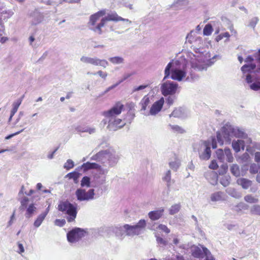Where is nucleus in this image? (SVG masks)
I'll return each instance as SVG.
<instances>
[{"label": "nucleus", "instance_id": "obj_4", "mask_svg": "<svg viewBox=\"0 0 260 260\" xmlns=\"http://www.w3.org/2000/svg\"><path fill=\"white\" fill-rule=\"evenodd\" d=\"M178 61H174L172 60L166 66L165 69V77L163 81L168 78L171 75L173 80L181 81L186 76V72L184 70H181L174 68V64H177Z\"/></svg>", "mask_w": 260, "mask_h": 260}, {"label": "nucleus", "instance_id": "obj_27", "mask_svg": "<svg viewBox=\"0 0 260 260\" xmlns=\"http://www.w3.org/2000/svg\"><path fill=\"white\" fill-rule=\"evenodd\" d=\"M162 180L166 182V185L168 188L174 183V181L171 179V173L170 170H168L166 172L165 176L162 178Z\"/></svg>", "mask_w": 260, "mask_h": 260}, {"label": "nucleus", "instance_id": "obj_35", "mask_svg": "<svg viewBox=\"0 0 260 260\" xmlns=\"http://www.w3.org/2000/svg\"><path fill=\"white\" fill-rule=\"evenodd\" d=\"M181 162L179 159L175 158L174 161L169 162L170 167L175 171H177L180 166Z\"/></svg>", "mask_w": 260, "mask_h": 260}, {"label": "nucleus", "instance_id": "obj_1", "mask_svg": "<svg viewBox=\"0 0 260 260\" xmlns=\"http://www.w3.org/2000/svg\"><path fill=\"white\" fill-rule=\"evenodd\" d=\"M234 137L246 139L247 144L252 143V140L247 138V135L243 131L230 124L224 125L221 129V133L217 132L216 134L217 139L220 145L223 144L224 140L230 144Z\"/></svg>", "mask_w": 260, "mask_h": 260}, {"label": "nucleus", "instance_id": "obj_58", "mask_svg": "<svg viewBox=\"0 0 260 260\" xmlns=\"http://www.w3.org/2000/svg\"><path fill=\"white\" fill-rule=\"evenodd\" d=\"M158 228L159 230L163 231L166 233L168 234L170 232V230L167 228V226L164 224H159L158 226Z\"/></svg>", "mask_w": 260, "mask_h": 260}, {"label": "nucleus", "instance_id": "obj_7", "mask_svg": "<svg viewBox=\"0 0 260 260\" xmlns=\"http://www.w3.org/2000/svg\"><path fill=\"white\" fill-rule=\"evenodd\" d=\"M86 234L87 232L84 229L75 228L67 233V240L70 243H75L81 240Z\"/></svg>", "mask_w": 260, "mask_h": 260}, {"label": "nucleus", "instance_id": "obj_46", "mask_svg": "<svg viewBox=\"0 0 260 260\" xmlns=\"http://www.w3.org/2000/svg\"><path fill=\"white\" fill-rule=\"evenodd\" d=\"M250 212L252 214L260 215V205H254L250 208Z\"/></svg>", "mask_w": 260, "mask_h": 260}, {"label": "nucleus", "instance_id": "obj_13", "mask_svg": "<svg viewBox=\"0 0 260 260\" xmlns=\"http://www.w3.org/2000/svg\"><path fill=\"white\" fill-rule=\"evenodd\" d=\"M123 109L124 105L120 102H118L109 110L104 111L103 115L109 119L119 115Z\"/></svg>", "mask_w": 260, "mask_h": 260}, {"label": "nucleus", "instance_id": "obj_59", "mask_svg": "<svg viewBox=\"0 0 260 260\" xmlns=\"http://www.w3.org/2000/svg\"><path fill=\"white\" fill-rule=\"evenodd\" d=\"M135 73H126V74H125L124 75H123V79H121V80H120L118 82H117L118 83V84H120L121 82H122L123 81L126 80L127 78H129L131 76H132V75H133Z\"/></svg>", "mask_w": 260, "mask_h": 260}, {"label": "nucleus", "instance_id": "obj_30", "mask_svg": "<svg viewBox=\"0 0 260 260\" xmlns=\"http://www.w3.org/2000/svg\"><path fill=\"white\" fill-rule=\"evenodd\" d=\"M170 116L178 118L183 117L184 116V110L181 108L176 109L172 112Z\"/></svg>", "mask_w": 260, "mask_h": 260}, {"label": "nucleus", "instance_id": "obj_24", "mask_svg": "<svg viewBox=\"0 0 260 260\" xmlns=\"http://www.w3.org/2000/svg\"><path fill=\"white\" fill-rule=\"evenodd\" d=\"M237 182L244 189L249 188L252 184V182L251 180L244 178L238 179L237 181Z\"/></svg>", "mask_w": 260, "mask_h": 260}, {"label": "nucleus", "instance_id": "obj_44", "mask_svg": "<svg viewBox=\"0 0 260 260\" xmlns=\"http://www.w3.org/2000/svg\"><path fill=\"white\" fill-rule=\"evenodd\" d=\"M213 28L211 24H207L205 25L203 29V34L205 36H209L211 34Z\"/></svg>", "mask_w": 260, "mask_h": 260}, {"label": "nucleus", "instance_id": "obj_43", "mask_svg": "<svg viewBox=\"0 0 260 260\" xmlns=\"http://www.w3.org/2000/svg\"><path fill=\"white\" fill-rule=\"evenodd\" d=\"M231 177L230 176H223L220 179V183L224 187L228 186L230 183Z\"/></svg>", "mask_w": 260, "mask_h": 260}, {"label": "nucleus", "instance_id": "obj_31", "mask_svg": "<svg viewBox=\"0 0 260 260\" xmlns=\"http://www.w3.org/2000/svg\"><path fill=\"white\" fill-rule=\"evenodd\" d=\"M37 208L33 204H30L26 209L25 213V217L27 218H30L32 216L35 212L36 211Z\"/></svg>", "mask_w": 260, "mask_h": 260}, {"label": "nucleus", "instance_id": "obj_28", "mask_svg": "<svg viewBox=\"0 0 260 260\" xmlns=\"http://www.w3.org/2000/svg\"><path fill=\"white\" fill-rule=\"evenodd\" d=\"M256 64L255 63L246 64L241 67V71L243 74L246 73H251L252 71L256 68Z\"/></svg>", "mask_w": 260, "mask_h": 260}, {"label": "nucleus", "instance_id": "obj_40", "mask_svg": "<svg viewBox=\"0 0 260 260\" xmlns=\"http://www.w3.org/2000/svg\"><path fill=\"white\" fill-rule=\"evenodd\" d=\"M109 60L111 62L114 64H121L124 62V59L120 56L110 57Z\"/></svg>", "mask_w": 260, "mask_h": 260}, {"label": "nucleus", "instance_id": "obj_54", "mask_svg": "<svg viewBox=\"0 0 260 260\" xmlns=\"http://www.w3.org/2000/svg\"><path fill=\"white\" fill-rule=\"evenodd\" d=\"M148 86V85H141L139 86L134 87L133 89L132 93L135 92L139 91V90L144 89Z\"/></svg>", "mask_w": 260, "mask_h": 260}, {"label": "nucleus", "instance_id": "obj_10", "mask_svg": "<svg viewBox=\"0 0 260 260\" xmlns=\"http://www.w3.org/2000/svg\"><path fill=\"white\" fill-rule=\"evenodd\" d=\"M178 88V84L171 81H167L161 84L160 89L164 96L175 94Z\"/></svg>", "mask_w": 260, "mask_h": 260}, {"label": "nucleus", "instance_id": "obj_29", "mask_svg": "<svg viewBox=\"0 0 260 260\" xmlns=\"http://www.w3.org/2000/svg\"><path fill=\"white\" fill-rule=\"evenodd\" d=\"M226 192L231 197L236 198L239 199L241 197V194L240 192L237 191L235 188L232 187H229L226 189Z\"/></svg>", "mask_w": 260, "mask_h": 260}, {"label": "nucleus", "instance_id": "obj_57", "mask_svg": "<svg viewBox=\"0 0 260 260\" xmlns=\"http://www.w3.org/2000/svg\"><path fill=\"white\" fill-rule=\"evenodd\" d=\"M75 130L78 133H85L86 130V126H77L75 127Z\"/></svg>", "mask_w": 260, "mask_h": 260}, {"label": "nucleus", "instance_id": "obj_19", "mask_svg": "<svg viewBox=\"0 0 260 260\" xmlns=\"http://www.w3.org/2000/svg\"><path fill=\"white\" fill-rule=\"evenodd\" d=\"M164 104V99L163 98L154 102L150 110V115H154L158 113L161 110Z\"/></svg>", "mask_w": 260, "mask_h": 260}, {"label": "nucleus", "instance_id": "obj_42", "mask_svg": "<svg viewBox=\"0 0 260 260\" xmlns=\"http://www.w3.org/2000/svg\"><path fill=\"white\" fill-rule=\"evenodd\" d=\"M171 129L175 133L179 134H183L185 133V131L180 126L178 125H169Z\"/></svg>", "mask_w": 260, "mask_h": 260}, {"label": "nucleus", "instance_id": "obj_16", "mask_svg": "<svg viewBox=\"0 0 260 260\" xmlns=\"http://www.w3.org/2000/svg\"><path fill=\"white\" fill-rule=\"evenodd\" d=\"M125 124V122L121 119L114 117L109 119L107 128L110 131H115L124 126Z\"/></svg>", "mask_w": 260, "mask_h": 260}, {"label": "nucleus", "instance_id": "obj_23", "mask_svg": "<svg viewBox=\"0 0 260 260\" xmlns=\"http://www.w3.org/2000/svg\"><path fill=\"white\" fill-rule=\"evenodd\" d=\"M245 141L242 140H233L232 142V147L233 149L236 152H238L242 149H244Z\"/></svg>", "mask_w": 260, "mask_h": 260}, {"label": "nucleus", "instance_id": "obj_5", "mask_svg": "<svg viewBox=\"0 0 260 260\" xmlns=\"http://www.w3.org/2000/svg\"><path fill=\"white\" fill-rule=\"evenodd\" d=\"M211 145H212L213 149H215L217 147L216 141L215 138H212L211 141H201L199 143V147L198 151L199 157L201 159L207 160L210 158L211 156Z\"/></svg>", "mask_w": 260, "mask_h": 260}, {"label": "nucleus", "instance_id": "obj_55", "mask_svg": "<svg viewBox=\"0 0 260 260\" xmlns=\"http://www.w3.org/2000/svg\"><path fill=\"white\" fill-rule=\"evenodd\" d=\"M54 224L56 226L61 227L66 224V220L64 219H57L55 220Z\"/></svg>", "mask_w": 260, "mask_h": 260}, {"label": "nucleus", "instance_id": "obj_15", "mask_svg": "<svg viewBox=\"0 0 260 260\" xmlns=\"http://www.w3.org/2000/svg\"><path fill=\"white\" fill-rule=\"evenodd\" d=\"M81 168L83 169L84 171L92 169H96L101 175L106 174L109 171V170L107 168H104L99 164L94 162H87L86 163H84L81 166Z\"/></svg>", "mask_w": 260, "mask_h": 260}, {"label": "nucleus", "instance_id": "obj_17", "mask_svg": "<svg viewBox=\"0 0 260 260\" xmlns=\"http://www.w3.org/2000/svg\"><path fill=\"white\" fill-rule=\"evenodd\" d=\"M106 14L105 10H101L97 13L92 15L90 17L89 21L88 22V26L90 29L94 31V32H96L98 33V30H94L93 28H96V26H95L96 22L98 20L100 19V18L105 15Z\"/></svg>", "mask_w": 260, "mask_h": 260}, {"label": "nucleus", "instance_id": "obj_34", "mask_svg": "<svg viewBox=\"0 0 260 260\" xmlns=\"http://www.w3.org/2000/svg\"><path fill=\"white\" fill-rule=\"evenodd\" d=\"M23 97V96L21 99H18L13 104V108L11 111V114L12 115H14V114L17 111L19 107L21 104Z\"/></svg>", "mask_w": 260, "mask_h": 260}, {"label": "nucleus", "instance_id": "obj_21", "mask_svg": "<svg viewBox=\"0 0 260 260\" xmlns=\"http://www.w3.org/2000/svg\"><path fill=\"white\" fill-rule=\"evenodd\" d=\"M246 80L248 83H251L250 85V88L251 89L254 91L260 90V81H257L252 82L253 80L250 74H248L246 76Z\"/></svg>", "mask_w": 260, "mask_h": 260}, {"label": "nucleus", "instance_id": "obj_41", "mask_svg": "<svg viewBox=\"0 0 260 260\" xmlns=\"http://www.w3.org/2000/svg\"><path fill=\"white\" fill-rule=\"evenodd\" d=\"M81 186L82 187L90 186V179L88 176H84L81 181Z\"/></svg>", "mask_w": 260, "mask_h": 260}, {"label": "nucleus", "instance_id": "obj_45", "mask_svg": "<svg viewBox=\"0 0 260 260\" xmlns=\"http://www.w3.org/2000/svg\"><path fill=\"white\" fill-rule=\"evenodd\" d=\"M211 64L210 63V61L209 60L207 61V63H205L203 64H197L194 66V68L198 69L199 71H203L204 70H207V68L210 66Z\"/></svg>", "mask_w": 260, "mask_h": 260}, {"label": "nucleus", "instance_id": "obj_47", "mask_svg": "<svg viewBox=\"0 0 260 260\" xmlns=\"http://www.w3.org/2000/svg\"><path fill=\"white\" fill-rule=\"evenodd\" d=\"M74 167V162L70 159L67 160V162L63 165L64 169L67 170H69Z\"/></svg>", "mask_w": 260, "mask_h": 260}, {"label": "nucleus", "instance_id": "obj_6", "mask_svg": "<svg viewBox=\"0 0 260 260\" xmlns=\"http://www.w3.org/2000/svg\"><path fill=\"white\" fill-rule=\"evenodd\" d=\"M58 210L68 215L67 220L68 222H72L75 220L76 217L77 211V207L71 203L68 200L60 201L58 205Z\"/></svg>", "mask_w": 260, "mask_h": 260}, {"label": "nucleus", "instance_id": "obj_39", "mask_svg": "<svg viewBox=\"0 0 260 260\" xmlns=\"http://www.w3.org/2000/svg\"><path fill=\"white\" fill-rule=\"evenodd\" d=\"M244 200L247 203L253 204L257 203L258 202L257 198L253 196L251 194H247L244 197Z\"/></svg>", "mask_w": 260, "mask_h": 260}, {"label": "nucleus", "instance_id": "obj_52", "mask_svg": "<svg viewBox=\"0 0 260 260\" xmlns=\"http://www.w3.org/2000/svg\"><path fill=\"white\" fill-rule=\"evenodd\" d=\"M28 199L27 197H24L21 201V206L20 207V210H23L24 208L26 207Z\"/></svg>", "mask_w": 260, "mask_h": 260}, {"label": "nucleus", "instance_id": "obj_2", "mask_svg": "<svg viewBox=\"0 0 260 260\" xmlns=\"http://www.w3.org/2000/svg\"><path fill=\"white\" fill-rule=\"evenodd\" d=\"M146 227V220L141 219L134 225L125 224L122 226H115L113 232L117 237L123 239L125 235L133 237L143 233Z\"/></svg>", "mask_w": 260, "mask_h": 260}, {"label": "nucleus", "instance_id": "obj_3", "mask_svg": "<svg viewBox=\"0 0 260 260\" xmlns=\"http://www.w3.org/2000/svg\"><path fill=\"white\" fill-rule=\"evenodd\" d=\"M91 160L100 162L104 168H112L115 167L119 159L118 153L112 149H108L102 150L91 157Z\"/></svg>", "mask_w": 260, "mask_h": 260}, {"label": "nucleus", "instance_id": "obj_12", "mask_svg": "<svg viewBox=\"0 0 260 260\" xmlns=\"http://www.w3.org/2000/svg\"><path fill=\"white\" fill-rule=\"evenodd\" d=\"M80 61L84 63L90 64L94 66H101L106 68L109 64L108 62L106 59H101L97 57H88L82 56L80 58Z\"/></svg>", "mask_w": 260, "mask_h": 260}, {"label": "nucleus", "instance_id": "obj_53", "mask_svg": "<svg viewBox=\"0 0 260 260\" xmlns=\"http://www.w3.org/2000/svg\"><path fill=\"white\" fill-rule=\"evenodd\" d=\"M205 260H215L210 251L208 249H205Z\"/></svg>", "mask_w": 260, "mask_h": 260}, {"label": "nucleus", "instance_id": "obj_56", "mask_svg": "<svg viewBox=\"0 0 260 260\" xmlns=\"http://www.w3.org/2000/svg\"><path fill=\"white\" fill-rule=\"evenodd\" d=\"M118 83H117L111 86H109L108 88H107L103 93H102L100 95V96H102L103 95H104V94H105L106 93H107L108 92H109L110 90L114 89V88H115L116 86H117L118 85Z\"/></svg>", "mask_w": 260, "mask_h": 260}, {"label": "nucleus", "instance_id": "obj_37", "mask_svg": "<svg viewBox=\"0 0 260 260\" xmlns=\"http://www.w3.org/2000/svg\"><path fill=\"white\" fill-rule=\"evenodd\" d=\"M46 216H45V214H42V213L40 214L37 218V219L35 220L34 225L36 228H39L42 224V222L45 219Z\"/></svg>", "mask_w": 260, "mask_h": 260}, {"label": "nucleus", "instance_id": "obj_61", "mask_svg": "<svg viewBox=\"0 0 260 260\" xmlns=\"http://www.w3.org/2000/svg\"><path fill=\"white\" fill-rule=\"evenodd\" d=\"M86 133H88L89 134H93L96 132V129L93 127H89L88 126H86Z\"/></svg>", "mask_w": 260, "mask_h": 260}, {"label": "nucleus", "instance_id": "obj_38", "mask_svg": "<svg viewBox=\"0 0 260 260\" xmlns=\"http://www.w3.org/2000/svg\"><path fill=\"white\" fill-rule=\"evenodd\" d=\"M181 208L180 204H175L172 205L169 209V214L170 215H174L177 213Z\"/></svg>", "mask_w": 260, "mask_h": 260}, {"label": "nucleus", "instance_id": "obj_14", "mask_svg": "<svg viewBox=\"0 0 260 260\" xmlns=\"http://www.w3.org/2000/svg\"><path fill=\"white\" fill-rule=\"evenodd\" d=\"M216 154L218 159L221 162H224V160L229 162L233 161L234 157L229 148H225L224 151L221 149H219L216 151Z\"/></svg>", "mask_w": 260, "mask_h": 260}, {"label": "nucleus", "instance_id": "obj_62", "mask_svg": "<svg viewBox=\"0 0 260 260\" xmlns=\"http://www.w3.org/2000/svg\"><path fill=\"white\" fill-rule=\"evenodd\" d=\"M249 158V155L247 153H244L240 157V158L243 161H248Z\"/></svg>", "mask_w": 260, "mask_h": 260}, {"label": "nucleus", "instance_id": "obj_33", "mask_svg": "<svg viewBox=\"0 0 260 260\" xmlns=\"http://www.w3.org/2000/svg\"><path fill=\"white\" fill-rule=\"evenodd\" d=\"M231 173L236 177L240 176V171L239 167L237 164H233L230 167Z\"/></svg>", "mask_w": 260, "mask_h": 260}, {"label": "nucleus", "instance_id": "obj_8", "mask_svg": "<svg viewBox=\"0 0 260 260\" xmlns=\"http://www.w3.org/2000/svg\"><path fill=\"white\" fill-rule=\"evenodd\" d=\"M124 21L131 23V21H129L128 19L122 18V17L119 16L116 13H112L111 14H108L107 16L101 19V22L96 25V28H93V29L95 31L98 30L99 34H101L102 32L101 28L105 25L106 21Z\"/></svg>", "mask_w": 260, "mask_h": 260}, {"label": "nucleus", "instance_id": "obj_9", "mask_svg": "<svg viewBox=\"0 0 260 260\" xmlns=\"http://www.w3.org/2000/svg\"><path fill=\"white\" fill-rule=\"evenodd\" d=\"M75 195L78 201L88 202L94 199V190L89 189L88 191H86L85 189L79 188L76 190Z\"/></svg>", "mask_w": 260, "mask_h": 260}, {"label": "nucleus", "instance_id": "obj_36", "mask_svg": "<svg viewBox=\"0 0 260 260\" xmlns=\"http://www.w3.org/2000/svg\"><path fill=\"white\" fill-rule=\"evenodd\" d=\"M80 176V173L77 171H73L67 174L65 176L66 178L69 179H73L75 183H77V180Z\"/></svg>", "mask_w": 260, "mask_h": 260}, {"label": "nucleus", "instance_id": "obj_11", "mask_svg": "<svg viewBox=\"0 0 260 260\" xmlns=\"http://www.w3.org/2000/svg\"><path fill=\"white\" fill-rule=\"evenodd\" d=\"M193 31H191L188 34L186 37L187 41L191 44V47L196 53L200 52V49L203 46V39L201 37L194 36L192 34Z\"/></svg>", "mask_w": 260, "mask_h": 260}, {"label": "nucleus", "instance_id": "obj_22", "mask_svg": "<svg viewBox=\"0 0 260 260\" xmlns=\"http://www.w3.org/2000/svg\"><path fill=\"white\" fill-rule=\"evenodd\" d=\"M43 19V16L38 12H34L31 16V24L36 25L40 23Z\"/></svg>", "mask_w": 260, "mask_h": 260}, {"label": "nucleus", "instance_id": "obj_48", "mask_svg": "<svg viewBox=\"0 0 260 260\" xmlns=\"http://www.w3.org/2000/svg\"><path fill=\"white\" fill-rule=\"evenodd\" d=\"M259 20V19L257 17H254L253 18H252L249 21V24L248 25V26L249 27H250L252 28H254V27H255L256 25L257 24V23H258V21Z\"/></svg>", "mask_w": 260, "mask_h": 260}, {"label": "nucleus", "instance_id": "obj_26", "mask_svg": "<svg viewBox=\"0 0 260 260\" xmlns=\"http://www.w3.org/2000/svg\"><path fill=\"white\" fill-rule=\"evenodd\" d=\"M210 198L213 202L223 201L224 200V193L222 191L214 192L211 195Z\"/></svg>", "mask_w": 260, "mask_h": 260}, {"label": "nucleus", "instance_id": "obj_60", "mask_svg": "<svg viewBox=\"0 0 260 260\" xmlns=\"http://www.w3.org/2000/svg\"><path fill=\"white\" fill-rule=\"evenodd\" d=\"M209 168L213 170H216L218 168L217 162L215 160H212L209 166Z\"/></svg>", "mask_w": 260, "mask_h": 260}, {"label": "nucleus", "instance_id": "obj_64", "mask_svg": "<svg viewBox=\"0 0 260 260\" xmlns=\"http://www.w3.org/2000/svg\"><path fill=\"white\" fill-rule=\"evenodd\" d=\"M156 241L158 244L166 245L167 242L161 237H157Z\"/></svg>", "mask_w": 260, "mask_h": 260}, {"label": "nucleus", "instance_id": "obj_32", "mask_svg": "<svg viewBox=\"0 0 260 260\" xmlns=\"http://www.w3.org/2000/svg\"><path fill=\"white\" fill-rule=\"evenodd\" d=\"M150 104V100L149 97L145 95L141 100L140 105H141V110H145L147 106Z\"/></svg>", "mask_w": 260, "mask_h": 260}, {"label": "nucleus", "instance_id": "obj_18", "mask_svg": "<svg viewBox=\"0 0 260 260\" xmlns=\"http://www.w3.org/2000/svg\"><path fill=\"white\" fill-rule=\"evenodd\" d=\"M205 249L207 248L201 245H193L190 248L191 255L196 258H203L205 255Z\"/></svg>", "mask_w": 260, "mask_h": 260}, {"label": "nucleus", "instance_id": "obj_51", "mask_svg": "<svg viewBox=\"0 0 260 260\" xmlns=\"http://www.w3.org/2000/svg\"><path fill=\"white\" fill-rule=\"evenodd\" d=\"M253 56L255 58L256 62L258 63V70L260 71V49L258 50L257 52L254 54Z\"/></svg>", "mask_w": 260, "mask_h": 260}, {"label": "nucleus", "instance_id": "obj_49", "mask_svg": "<svg viewBox=\"0 0 260 260\" xmlns=\"http://www.w3.org/2000/svg\"><path fill=\"white\" fill-rule=\"evenodd\" d=\"M228 166L226 164H223L220 167L218 171L219 174L221 175L226 173L228 171Z\"/></svg>", "mask_w": 260, "mask_h": 260}, {"label": "nucleus", "instance_id": "obj_25", "mask_svg": "<svg viewBox=\"0 0 260 260\" xmlns=\"http://www.w3.org/2000/svg\"><path fill=\"white\" fill-rule=\"evenodd\" d=\"M188 3V0H174L170 6V8H177V9H181L183 6H186Z\"/></svg>", "mask_w": 260, "mask_h": 260}, {"label": "nucleus", "instance_id": "obj_63", "mask_svg": "<svg viewBox=\"0 0 260 260\" xmlns=\"http://www.w3.org/2000/svg\"><path fill=\"white\" fill-rule=\"evenodd\" d=\"M195 168V167L192 162V161H190L188 163V164L187 165V167H186V170H191V171H193L194 169Z\"/></svg>", "mask_w": 260, "mask_h": 260}, {"label": "nucleus", "instance_id": "obj_50", "mask_svg": "<svg viewBox=\"0 0 260 260\" xmlns=\"http://www.w3.org/2000/svg\"><path fill=\"white\" fill-rule=\"evenodd\" d=\"M258 170H259V167L256 164H253L250 166L249 172L251 174H256V173H258Z\"/></svg>", "mask_w": 260, "mask_h": 260}, {"label": "nucleus", "instance_id": "obj_20", "mask_svg": "<svg viewBox=\"0 0 260 260\" xmlns=\"http://www.w3.org/2000/svg\"><path fill=\"white\" fill-rule=\"evenodd\" d=\"M164 209L160 208L159 210L152 211L149 212L148 216L152 220H156L159 219L163 215Z\"/></svg>", "mask_w": 260, "mask_h": 260}]
</instances>
